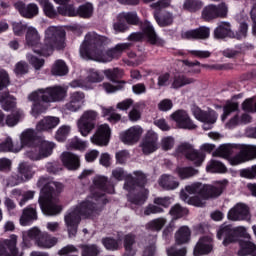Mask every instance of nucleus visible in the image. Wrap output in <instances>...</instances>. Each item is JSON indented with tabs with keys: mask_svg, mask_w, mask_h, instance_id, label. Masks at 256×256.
<instances>
[{
	"mask_svg": "<svg viewBox=\"0 0 256 256\" xmlns=\"http://www.w3.org/2000/svg\"><path fill=\"white\" fill-rule=\"evenodd\" d=\"M135 178L131 174H127L123 168H116L112 171V177L117 181H123L124 189L128 192V201L133 205H143L149 196V190L145 188L147 176L143 172H134Z\"/></svg>",
	"mask_w": 256,
	"mask_h": 256,
	"instance_id": "obj_1",
	"label": "nucleus"
},
{
	"mask_svg": "<svg viewBox=\"0 0 256 256\" xmlns=\"http://www.w3.org/2000/svg\"><path fill=\"white\" fill-rule=\"evenodd\" d=\"M227 185V181L217 182L213 186L193 183L180 192V199L194 207H205L207 199L219 197Z\"/></svg>",
	"mask_w": 256,
	"mask_h": 256,
	"instance_id": "obj_2",
	"label": "nucleus"
},
{
	"mask_svg": "<svg viewBox=\"0 0 256 256\" xmlns=\"http://www.w3.org/2000/svg\"><path fill=\"white\" fill-rule=\"evenodd\" d=\"M37 187L41 189L39 205L42 213L49 216L59 215L63 208L57 204L59 203L57 193L63 191V184L41 177L37 182Z\"/></svg>",
	"mask_w": 256,
	"mask_h": 256,
	"instance_id": "obj_3",
	"label": "nucleus"
},
{
	"mask_svg": "<svg viewBox=\"0 0 256 256\" xmlns=\"http://www.w3.org/2000/svg\"><path fill=\"white\" fill-rule=\"evenodd\" d=\"M67 86H52L45 89H38L28 95V101L33 103L32 105V115L33 117H39L41 113L47 111V106L43 103H59L67 97Z\"/></svg>",
	"mask_w": 256,
	"mask_h": 256,
	"instance_id": "obj_4",
	"label": "nucleus"
},
{
	"mask_svg": "<svg viewBox=\"0 0 256 256\" xmlns=\"http://www.w3.org/2000/svg\"><path fill=\"white\" fill-rule=\"evenodd\" d=\"M98 197L99 196L97 195L88 197L85 201H82L66 212L64 215V223L69 237H75V235H77L81 217H93L99 213V210H97V207L95 206V202H93L97 201Z\"/></svg>",
	"mask_w": 256,
	"mask_h": 256,
	"instance_id": "obj_5",
	"label": "nucleus"
},
{
	"mask_svg": "<svg viewBox=\"0 0 256 256\" xmlns=\"http://www.w3.org/2000/svg\"><path fill=\"white\" fill-rule=\"evenodd\" d=\"M104 41L105 37L99 36L95 32L88 33L80 46L81 58L98 61V63H109L113 61V59H116L112 49L103 52Z\"/></svg>",
	"mask_w": 256,
	"mask_h": 256,
	"instance_id": "obj_6",
	"label": "nucleus"
},
{
	"mask_svg": "<svg viewBox=\"0 0 256 256\" xmlns=\"http://www.w3.org/2000/svg\"><path fill=\"white\" fill-rule=\"evenodd\" d=\"M44 48L51 49V55L55 49H65V30L59 26H50L45 31Z\"/></svg>",
	"mask_w": 256,
	"mask_h": 256,
	"instance_id": "obj_7",
	"label": "nucleus"
},
{
	"mask_svg": "<svg viewBox=\"0 0 256 256\" xmlns=\"http://www.w3.org/2000/svg\"><path fill=\"white\" fill-rule=\"evenodd\" d=\"M54 148V142L42 140L37 145L28 146V149L25 152V157L31 161H41L42 159L51 157Z\"/></svg>",
	"mask_w": 256,
	"mask_h": 256,
	"instance_id": "obj_8",
	"label": "nucleus"
},
{
	"mask_svg": "<svg viewBox=\"0 0 256 256\" xmlns=\"http://www.w3.org/2000/svg\"><path fill=\"white\" fill-rule=\"evenodd\" d=\"M26 45L31 47L32 51L37 55L49 57L51 55V48L45 49V44H41V35L37 28L29 26L26 31Z\"/></svg>",
	"mask_w": 256,
	"mask_h": 256,
	"instance_id": "obj_9",
	"label": "nucleus"
},
{
	"mask_svg": "<svg viewBox=\"0 0 256 256\" xmlns=\"http://www.w3.org/2000/svg\"><path fill=\"white\" fill-rule=\"evenodd\" d=\"M99 119V113L95 110H86L77 120V127L82 137H88L91 131L95 129V121Z\"/></svg>",
	"mask_w": 256,
	"mask_h": 256,
	"instance_id": "obj_10",
	"label": "nucleus"
},
{
	"mask_svg": "<svg viewBox=\"0 0 256 256\" xmlns=\"http://www.w3.org/2000/svg\"><path fill=\"white\" fill-rule=\"evenodd\" d=\"M175 154L177 157H186V159L192 161L196 167L201 166V164L205 161V154L193 149V145L187 142L180 143L176 147Z\"/></svg>",
	"mask_w": 256,
	"mask_h": 256,
	"instance_id": "obj_11",
	"label": "nucleus"
},
{
	"mask_svg": "<svg viewBox=\"0 0 256 256\" xmlns=\"http://www.w3.org/2000/svg\"><path fill=\"white\" fill-rule=\"evenodd\" d=\"M229 13V7L225 2L218 5L210 4L202 10V19L204 21H213V19H226Z\"/></svg>",
	"mask_w": 256,
	"mask_h": 256,
	"instance_id": "obj_12",
	"label": "nucleus"
},
{
	"mask_svg": "<svg viewBox=\"0 0 256 256\" xmlns=\"http://www.w3.org/2000/svg\"><path fill=\"white\" fill-rule=\"evenodd\" d=\"M58 13L66 17H75L79 15V17H82L83 19H89V17L93 15V4L91 3L83 4L79 6L77 11L72 5L60 6L58 7Z\"/></svg>",
	"mask_w": 256,
	"mask_h": 256,
	"instance_id": "obj_13",
	"label": "nucleus"
},
{
	"mask_svg": "<svg viewBox=\"0 0 256 256\" xmlns=\"http://www.w3.org/2000/svg\"><path fill=\"white\" fill-rule=\"evenodd\" d=\"M247 228L243 226L236 227L235 229L231 228V226H221L217 233L218 239H223L224 247L231 245V243H237L239 241V236L237 233H245Z\"/></svg>",
	"mask_w": 256,
	"mask_h": 256,
	"instance_id": "obj_14",
	"label": "nucleus"
},
{
	"mask_svg": "<svg viewBox=\"0 0 256 256\" xmlns=\"http://www.w3.org/2000/svg\"><path fill=\"white\" fill-rule=\"evenodd\" d=\"M9 85V74L7 71H0V91ZM0 103H2V108L4 111H15V107H17V102L15 101V97L9 95V93H5L3 96H0Z\"/></svg>",
	"mask_w": 256,
	"mask_h": 256,
	"instance_id": "obj_15",
	"label": "nucleus"
},
{
	"mask_svg": "<svg viewBox=\"0 0 256 256\" xmlns=\"http://www.w3.org/2000/svg\"><path fill=\"white\" fill-rule=\"evenodd\" d=\"M86 96L83 91L71 92L68 102L64 105V113H77L85 107Z\"/></svg>",
	"mask_w": 256,
	"mask_h": 256,
	"instance_id": "obj_16",
	"label": "nucleus"
},
{
	"mask_svg": "<svg viewBox=\"0 0 256 256\" xmlns=\"http://www.w3.org/2000/svg\"><path fill=\"white\" fill-rule=\"evenodd\" d=\"M192 113L198 121L203 123L202 127L204 131H209V129H213V124L217 121V113L211 110L209 112H204L198 107H194L192 109Z\"/></svg>",
	"mask_w": 256,
	"mask_h": 256,
	"instance_id": "obj_17",
	"label": "nucleus"
},
{
	"mask_svg": "<svg viewBox=\"0 0 256 256\" xmlns=\"http://www.w3.org/2000/svg\"><path fill=\"white\" fill-rule=\"evenodd\" d=\"M111 138V128L107 124L99 125L96 132L91 136L90 141L98 147H107Z\"/></svg>",
	"mask_w": 256,
	"mask_h": 256,
	"instance_id": "obj_18",
	"label": "nucleus"
},
{
	"mask_svg": "<svg viewBox=\"0 0 256 256\" xmlns=\"http://www.w3.org/2000/svg\"><path fill=\"white\" fill-rule=\"evenodd\" d=\"M140 147L144 155L155 153V151L159 149V135L153 130L148 131L144 136Z\"/></svg>",
	"mask_w": 256,
	"mask_h": 256,
	"instance_id": "obj_19",
	"label": "nucleus"
},
{
	"mask_svg": "<svg viewBox=\"0 0 256 256\" xmlns=\"http://www.w3.org/2000/svg\"><path fill=\"white\" fill-rule=\"evenodd\" d=\"M251 157H256V146L241 145L239 146V153L228 159L230 165H241L245 161H249Z\"/></svg>",
	"mask_w": 256,
	"mask_h": 256,
	"instance_id": "obj_20",
	"label": "nucleus"
},
{
	"mask_svg": "<svg viewBox=\"0 0 256 256\" xmlns=\"http://www.w3.org/2000/svg\"><path fill=\"white\" fill-rule=\"evenodd\" d=\"M170 119L175 121L177 127L180 129H197V125L193 123V120H191V117H189V114L185 110L175 111L170 115Z\"/></svg>",
	"mask_w": 256,
	"mask_h": 256,
	"instance_id": "obj_21",
	"label": "nucleus"
},
{
	"mask_svg": "<svg viewBox=\"0 0 256 256\" xmlns=\"http://www.w3.org/2000/svg\"><path fill=\"white\" fill-rule=\"evenodd\" d=\"M18 173L19 174L17 178L12 176L8 182V184H10L12 187H15V185H19V183L29 181V179L33 178V168L26 162H21L19 164Z\"/></svg>",
	"mask_w": 256,
	"mask_h": 256,
	"instance_id": "obj_22",
	"label": "nucleus"
},
{
	"mask_svg": "<svg viewBox=\"0 0 256 256\" xmlns=\"http://www.w3.org/2000/svg\"><path fill=\"white\" fill-rule=\"evenodd\" d=\"M143 135V128L139 125L132 126L120 134V139L126 145H135Z\"/></svg>",
	"mask_w": 256,
	"mask_h": 256,
	"instance_id": "obj_23",
	"label": "nucleus"
},
{
	"mask_svg": "<svg viewBox=\"0 0 256 256\" xmlns=\"http://www.w3.org/2000/svg\"><path fill=\"white\" fill-rule=\"evenodd\" d=\"M249 207L244 203H237L232 209L228 212V219L230 221H245L250 219Z\"/></svg>",
	"mask_w": 256,
	"mask_h": 256,
	"instance_id": "obj_24",
	"label": "nucleus"
},
{
	"mask_svg": "<svg viewBox=\"0 0 256 256\" xmlns=\"http://www.w3.org/2000/svg\"><path fill=\"white\" fill-rule=\"evenodd\" d=\"M14 7L25 19H33V17L39 15V6L35 3L25 5L23 1H16Z\"/></svg>",
	"mask_w": 256,
	"mask_h": 256,
	"instance_id": "obj_25",
	"label": "nucleus"
},
{
	"mask_svg": "<svg viewBox=\"0 0 256 256\" xmlns=\"http://www.w3.org/2000/svg\"><path fill=\"white\" fill-rule=\"evenodd\" d=\"M0 256H17V235L12 234L9 239L0 240Z\"/></svg>",
	"mask_w": 256,
	"mask_h": 256,
	"instance_id": "obj_26",
	"label": "nucleus"
},
{
	"mask_svg": "<svg viewBox=\"0 0 256 256\" xmlns=\"http://www.w3.org/2000/svg\"><path fill=\"white\" fill-rule=\"evenodd\" d=\"M213 251V239L209 236L202 237L194 247V255H209Z\"/></svg>",
	"mask_w": 256,
	"mask_h": 256,
	"instance_id": "obj_27",
	"label": "nucleus"
},
{
	"mask_svg": "<svg viewBox=\"0 0 256 256\" xmlns=\"http://www.w3.org/2000/svg\"><path fill=\"white\" fill-rule=\"evenodd\" d=\"M41 141H45L43 138H37L35 134V130L26 129L20 134V144L23 147H31L33 145H37L41 143Z\"/></svg>",
	"mask_w": 256,
	"mask_h": 256,
	"instance_id": "obj_28",
	"label": "nucleus"
},
{
	"mask_svg": "<svg viewBox=\"0 0 256 256\" xmlns=\"http://www.w3.org/2000/svg\"><path fill=\"white\" fill-rule=\"evenodd\" d=\"M61 123V119L57 116H46L42 120H40L36 125V131H52Z\"/></svg>",
	"mask_w": 256,
	"mask_h": 256,
	"instance_id": "obj_29",
	"label": "nucleus"
},
{
	"mask_svg": "<svg viewBox=\"0 0 256 256\" xmlns=\"http://www.w3.org/2000/svg\"><path fill=\"white\" fill-rule=\"evenodd\" d=\"M211 30L209 27L201 26L198 29L182 32V39H209Z\"/></svg>",
	"mask_w": 256,
	"mask_h": 256,
	"instance_id": "obj_30",
	"label": "nucleus"
},
{
	"mask_svg": "<svg viewBox=\"0 0 256 256\" xmlns=\"http://www.w3.org/2000/svg\"><path fill=\"white\" fill-rule=\"evenodd\" d=\"M61 161L64 167H66L70 171H75V169H79V156L71 152L62 153Z\"/></svg>",
	"mask_w": 256,
	"mask_h": 256,
	"instance_id": "obj_31",
	"label": "nucleus"
},
{
	"mask_svg": "<svg viewBox=\"0 0 256 256\" xmlns=\"http://www.w3.org/2000/svg\"><path fill=\"white\" fill-rule=\"evenodd\" d=\"M158 183L160 187L166 191H175V189L179 187V181H177V178L169 174L162 175L159 178Z\"/></svg>",
	"mask_w": 256,
	"mask_h": 256,
	"instance_id": "obj_32",
	"label": "nucleus"
},
{
	"mask_svg": "<svg viewBox=\"0 0 256 256\" xmlns=\"http://www.w3.org/2000/svg\"><path fill=\"white\" fill-rule=\"evenodd\" d=\"M214 37L216 39H225V37L233 39L235 32L231 31V24L229 22H221L214 30Z\"/></svg>",
	"mask_w": 256,
	"mask_h": 256,
	"instance_id": "obj_33",
	"label": "nucleus"
},
{
	"mask_svg": "<svg viewBox=\"0 0 256 256\" xmlns=\"http://www.w3.org/2000/svg\"><path fill=\"white\" fill-rule=\"evenodd\" d=\"M23 149L22 145L13 142V138L6 137L4 141L0 143V153H19Z\"/></svg>",
	"mask_w": 256,
	"mask_h": 256,
	"instance_id": "obj_34",
	"label": "nucleus"
},
{
	"mask_svg": "<svg viewBox=\"0 0 256 256\" xmlns=\"http://www.w3.org/2000/svg\"><path fill=\"white\" fill-rule=\"evenodd\" d=\"M32 221H37V210L31 206H28L22 212L20 217V225H22V227H27V225H31Z\"/></svg>",
	"mask_w": 256,
	"mask_h": 256,
	"instance_id": "obj_35",
	"label": "nucleus"
},
{
	"mask_svg": "<svg viewBox=\"0 0 256 256\" xmlns=\"http://www.w3.org/2000/svg\"><path fill=\"white\" fill-rule=\"evenodd\" d=\"M93 183L96 189H99L104 193H115V188L113 185L109 184V181L105 176L94 177Z\"/></svg>",
	"mask_w": 256,
	"mask_h": 256,
	"instance_id": "obj_36",
	"label": "nucleus"
},
{
	"mask_svg": "<svg viewBox=\"0 0 256 256\" xmlns=\"http://www.w3.org/2000/svg\"><path fill=\"white\" fill-rule=\"evenodd\" d=\"M57 238L49 236L47 233H42L41 237L37 238L36 245L40 249H51L57 245Z\"/></svg>",
	"mask_w": 256,
	"mask_h": 256,
	"instance_id": "obj_37",
	"label": "nucleus"
},
{
	"mask_svg": "<svg viewBox=\"0 0 256 256\" xmlns=\"http://www.w3.org/2000/svg\"><path fill=\"white\" fill-rule=\"evenodd\" d=\"M239 147L240 144H223L217 150L218 157L227 159V157L233 155V153H237V155H239Z\"/></svg>",
	"mask_w": 256,
	"mask_h": 256,
	"instance_id": "obj_38",
	"label": "nucleus"
},
{
	"mask_svg": "<svg viewBox=\"0 0 256 256\" xmlns=\"http://www.w3.org/2000/svg\"><path fill=\"white\" fill-rule=\"evenodd\" d=\"M125 253L123 256H134L137 253V244L135 243V236L128 234L124 238Z\"/></svg>",
	"mask_w": 256,
	"mask_h": 256,
	"instance_id": "obj_39",
	"label": "nucleus"
},
{
	"mask_svg": "<svg viewBox=\"0 0 256 256\" xmlns=\"http://www.w3.org/2000/svg\"><path fill=\"white\" fill-rule=\"evenodd\" d=\"M142 31L144 35L148 38L149 43L152 45L159 44V38H157V34H155V29H153V26L151 25V22L145 21L142 24Z\"/></svg>",
	"mask_w": 256,
	"mask_h": 256,
	"instance_id": "obj_40",
	"label": "nucleus"
},
{
	"mask_svg": "<svg viewBox=\"0 0 256 256\" xmlns=\"http://www.w3.org/2000/svg\"><path fill=\"white\" fill-rule=\"evenodd\" d=\"M175 239L177 245H184V243H189L191 239V230L187 226H182L175 234Z\"/></svg>",
	"mask_w": 256,
	"mask_h": 256,
	"instance_id": "obj_41",
	"label": "nucleus"
},
{
	"mask_svg": "<svg viewBox=\"0 0 256 256\" xmlns=\"http://www.w3.org/2000/svg\"><path fill=\"white\" fill-rule=\"evenodd\" d=\"M79 249L81 256H99L101 254V248L96 244H82Z\"/></svg>",
	"mask_w": 256,
	"mask_h": 256,
	"instance_id": "obj_42",
	"label": "nucleus"
},
{
	"mask_svg": "<svg viewBox=\"0 0 256 256\" xmlns=\"http://www.w3.org/2000/svg\"><path fill=\"white\" fill-rule=\"evenodd\" d=\"M36 1L37 3H39L40 7H42L43 13L44 15H46V17H49L50 19H53V17H57V10L49 0H36Z\"/></svg>",
	"mask_w": 256,
	"mask_h": 256,
	"instance_id": "obj_43",
	"label": "nucleus"
},
{
	"mask_svg": "<svg viewBox=\"0 0 256 256\" xmlns=\"http://www.w3.org/2000/svg\"><path fill=\"white\" fill-rule=\"evenodd\" d=\"M52 75H56L58 77H63L69 73V68L67 64L63 60H56L52 66L51 70Z\"/></svg>",
	"mask_w": 256,
	"mask_h": 256,
	"instance_id": "obj_44",
	"label": "nucleus"
},
{
	"mask_svg": "<svg viewBox=\"0 0 256 256\" xmlns=\"http://www.w3.org/2000/svg\"><path fill=\"white\" fill-rule=\"evenodd\" d=\"M241 249L238 251L239 256H256V245L253 242L242 241L240 242Z\"/></svg>",
	"mask_w": 256,
	"mask_h": 256,
	"instance_id": "obj_45",
	"label": "nucleus"
},
{
	"mask_svg": "<svg viewBox=\"0 0 256 256\" xmlns=\"http://www.w3.org/2000/svg\"><path fill=\"white\" fill-rule=\"evenodd\" d=\"M191 83H195V79L187 78L184 75L174 76L172 81V89H181V87H185V85H191Z\"/></svg>",
	"mask_w": 256,
	"mask_h": 256,
	"instance_id": "obj_46",
	"label": "nucleus"
},
{
	"mask_svg": "<svg viewBox=\"0 0 256 256\" xmlns=\"http://www.w3.org/2000/svg\"><path fill=\"white\" fill-rule=\"evenodd\" d=\"M206 171L208 173H225L227 167L218 160H210L206 166Z\"/></svg>",
	"mask_w": 256,
	"mask_h": 256,
	"instance_id": "obj_47",
	"label": "nucleus"
},
{
	"mask_svg": "<svg viewBox=\"0 0 256 256\" xmlns=\"http://www.w3.org/2000/svg\"><path fill=\"white\" fill-rule=\"evenodd\" d=\"M175 173L180 179H189L190 177L197 175L198 171L193 167H177Z\"/></svg>",
	"mask_w": 256,
	"mask_h": 256,
	"instance_id": "obj_48",
	"label": "nucleus"
},
{
	"mask_svg": "<svg viewBox=\"0 0 256 256\" xmlns=\"http://www.w3.org/2000/svg\"><path fill=\"white\" fill-rule=\"evenodd\" d=\"M42 235L43 233L41 230H39L38 228H32L29 231L23 233V244L25 245V247H31V245L27 243V237H29L30 239H34L35 243H37V239H39V237H41Z\"/></svg>",
	"mask_w": 256,
	"mask_h": 256,
	"instance_id": "obj_49",
	"label": "nucleus"
},
{
	"mask_svg": "<svg viewBox=\"0 0 256 256\" xmlns=\"http://www.w3.org/2000/svg\"><path fill=\"white\" fill-rule=\"evenodd\" d=\"M120 21H126L128 25H137L139 23V17L137 12H122L119 14Z\"/></svg>",
	"mask_w": 256,
	"mask_h": 256,
	"instance_id": "obj_50",
	"label": "nucleus"
},
{
	"mask_svg": "<svg viewBox=\"0 0 256 256\" xmlns=\"http://www.w3.org/2000/svg\"><path fill=\"white\" fill-rule=\"evenodd\" d=\"M167 223V219L165 218H156L147 223V229H151V231H161L165 224Z\"/></svg>",
	"mask_w": 256,
	"mask_h": 256,
	"instance_id": "obj_51",
	"label": "nucleus"
},
{
	"mask_svg": "<svg viewBox=\"0 0 256 256\" xmlns=\"http://www.w3.org/2000/svg\"><path fill=\"white\" fill-rule=\"evenodd\" d=\"M189 211L187 208L181 207V205L176 204L170 209V215L173 219H181V217H185Z\"/></svg>",
	"mask_w": 256,
	"mask_h": 256,
	"instance_id": "obj_52",
	"label": "nucleus"
},
{
	"mask_svg": "<svg viewBox=\"0 0 256 256\" xmlns=\"http://www.w3.org/2000/svg\"><path fill=\"white\" fill-rule=\"evenodd\" d=\"M102 113L105 117L109 115L108 121H110V123H117L118 121H121V115L115 113V108L113 107L102 108Z\"/></svg>",
	"mask_w": 256,
	"mask_h": 256,
	"instance_id": "obj_53",
	"label": "nucleus"
},
{
	"mask_svg": "<svg viewBox=\"0 0 256 256\" xmlns=\"http://www.w3.org/2000/svg\"><path fill=\"white\" fill-rule=\"evenodd\" d=\"M239 109V103L237 102H227L224 106V113L221 117L222 121H225L227 117L231 115V113H235Z\"/></svg>",
	"mask_w": 256,
	"mask_h": 256,
	"instance_id": "obj_54",
	"label": "nucleus"
},
{
	"mask_svg": "<svg viewBox=\"0 0 256 256\" xmlns=\"http://www.w3.org/2000/svg\"><path fill=\"white\" fill-rule=\"evenodd\" d=\"M26 59L30 63V65H32V67H34V69L36 71L41 70L43 65H45V60H43L41 58H37L33 54H27Z\"/></svg>",
	"mask_w": 256,
	"mask_h": 256,
	"instance_id": "obj_55",
	"label": "nucleus"
},
{
	"mask_svg": "<svg viewBox=\"0 0 256 256\" xmlns=\"http://www.w3.org/2000/svg\"><path fill=\"white\" fill-rule=\"evenodd\" d=\"M69 133H71V126L69 125H62L58 128L56 131V140L57 141H65L67 137L69 136Z\"/></svg>",
	"mask_w": 256,
	"mask_h": 256,
	"instance_id": "obj_56",
	"label": "nucleus"
},
{
	"mask_svg": "<svg viewBox=\"0 0 256 256\" xmlns=\"http://www.w3.org/2000/svg\"><path fill=\"white\" fill-rule=\"evenodd\" d=\"M70 149H77L78 151H85L87 149V142L74 137L69 142Z\"/></svg>",
	"mask_w": 256,
	"mask_h": 256,
	"instance_id": "obj_57",
	"label": "nucleus"
},
{
	"mask_svg": "<svg viewBox=\"0 0 256 256\" xmlns=\"http://www.w3.org/2000/svg\"><path fill=\"white\" fill-rule=\"evenodd\" d=\"M23 116V112L21 110H16L15 113L7 116L6 118V125L8 127H15L19 123V119Z\"/></svg>",
	"mask_w": 256,
	"mask_h": 256,
	"instance_id": "obj_58",
	"label": "nucleus"
},
{
	"mask_svg": "<svg viewBox=\"0 0 256 256\" xmlns=\"http://www.w3.org/2000/svg\"><path fill=\"white\" fill-rule=\"evenodd\" d=\"M247 31H249V25L245 22L241 23L238 31L234 32V36H232V39H238V41H241V39H245V37H247Z\"/></svg>",
	"mask_w": 256,
	"mask_h": 256,
	"instance_id": "obj_59",
	"label": "nucleus"
},
{
	"mask_svg": "<svg viewBox=\"0 0 256 256\" xmlns=\"http://www.w3.org/2000/svg\"><path fill=\"white\" fill-rule=\"evenodd\" d=\"M243 111L256 113V97L248 98L242 103Z\"/></svg>",
	"mask_w": 256,
	"mask_h": 256,
	"instance_id": "obj_60",
	"label": "nucleus"
},
{
	"mask_svg": "<svg viewBox=\"0 0 256 256\" xmlns=\"http://www.w3.org/2000/svg\"><path fill=\"white\" fill-rule=\"evenodd\" d=\"M128 49H131V43H119L114 48H112V53L114 54V57H121L125 51H128Z\"/></svg>",
	"mask_w": 256,
	"mask_h": 256,
	"instance_id": "obj_61",
	"label": "nucleus"
},
{
	"mask_svg": "<svg viewBox=\"0 0 256 256\" xmlns=\"http://www.w3.org/2000/svg\"><path fill=\"white\" fill-rule=\"evenodd\" d=\"M160 145L163 151H171V149L175 147V138L166 136L161 139Z\"/></svg>",
	"mask_w": 256,
	"mask_h": 256,
	"instance_id": "obj_62",
	"label": "nucleus"
},
{
	"mask_svg": "<svg viewBox=\"0 0 256 256\" xmlns=\"http://www.w3.org/2000/svg\"><path fill=\"white\" fill-rule=\"evenodd\" d=\"M184 7L191 12L199 11L203 7V3L198 0H186L184 2Z\"/></svg>",
	"mask_w": 256,
	"mask_h": 256,
	"instance_id": "obj_63",
	"label": "nucleus"
},
{
	"mask_svg": "<svg viewBox=\"0 0 256 256\" xmlns=\"http://www.w3.org/2000/svg\"><path fill=\"white\" fill-rule=\"evenodd\" d=\"M240 176L244 179H255L256 178V165L251 168L242 169L240 171Z\"/></svg>",
	"mask_w": 256,
	"mask_h": 256,
	"instance_id": "obj_64",
	"label": "nucleus"
}]
</instances>
